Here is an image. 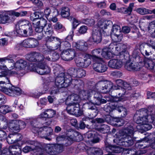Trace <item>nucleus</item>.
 Masks as SVG:
<instances>
[{
    "label": "nucleus",
    "instance_id": "24",
    "mask_svg": "<svg viewBox=\"0 0 155 155\" xmlns=\"http://www.w3.org/2000/svg\"><path fill=\"white\" fill-rule=\"evenodd\" d=\"M102 33L98 29L94 30L92 33V35L90 38L91 41L98 43L101 42L102 39Z\"/></svg>",
    "mask_w": 155,
    "mask_h": 155
},
{
    "label": "nucleus",
    "instance_id": "61",
    "mask_svg": "<svg viewBox=\"0 0 155 155\" xmlns=\"http://www.w3.org/2000/svg\"><path fill=\"white\" fill-rule=\"evenodd\" d=\"M147 25L145 23H141L140 22V27L141 29L143 31H145L147 30Z\"/></svg>",
    "mask_w": 155,
    "mask_h": 155
},
{
    "label": "nucleus",
    "instance_id": "44",
    "mask_svg": "<svg viewBox=\"0 0 155 155\" xmlns=\"http://www.w3.org/2000/svg\"><path fill=\"white\" fill-rule=\"evenodd\" d=\"M54 29L57 31L62 32L65 30V28L60 22H58L54 25Z\"/></svg>",
    "mask_w": 155,
    "mask_h": 155
},
{
    "label": "nucleus",
    "instance_id": "22",
    "mask_svg": "<svg viewBox=\"0 0 155 155\" xmlns=\"http://www.w3.org/2000/svg\"><path fill=\"white\" fill-rule=\"evenodd\" d=\"M95 62L93 65L94 70L99 72H104L107 69V67L105 62L102 59H99L98 61H95Z\"/></svg>",
    "mask_w": 155,
    "mask_h": 155
},
{
    "label": "nucleus",
    "instance_id": "15",
    "mask_svg": "<svg viewBox=\"0 0 155 155\" xmlns=\"http://www.w3.org/2000/svg\"><path fill=\"white\" fill-rule=\"evenodd\" d=\"M26 143L32 145V146H26L24 147L23 151L25 153H27L31 150H33L34 153L37 152V155H41L42 154L43 151L42 149L39 147L40 144L37 142L32 141H28Z\"/></svg>",
    "mask_w": 155,
    "mask_h": 155
},
{
    "label": "nucleus",
    "instance_id": "46",
    "mask_svg": "<svg viewBox=\"0 0 155 155\" xmlns=\"http://www.w3.org/2000/svg\"><path fill=\"white\" fill-rule=\"evenodd\" d=\"M75 61L78 66L84 67V60L81 57H77L75 59Z\"/></svg>",
    "mask_w": 155,
    "mask_h": 155
},
{
    "label": "nucleus",
    "instance_id": "4",
    "mask_svg": "<svg viewBox=\"0 0 155 155\" xmlns=\"http://www.w3.org/2000/svg\"><path fill=\"white\" fill-rule=\"evenodd\" d=\"M105 81H101L97 83L95 87H93L92 89H89L87 91H80V96L81 98L85 100H89L90 97L92 95H94V100L92 102L91 101L87 102L86 104L88 105V109L92 110H94V111L92 112L91 114H90V118L93 119L95 117L97 114L98 111L95 105H99L101 104H104L107 101L106 99H102V96L99 92L98 90L101 89L100 91H101V92L105 93L103 92L102 88V87L104 86V85H97L98 83L99 82ZM107 92H106L107 93Z\"/></svg>",
    "mask_w": 155,
    "mask_h": 155
},
{
    "label": "nucleus",
    "instance_id": "10",
    "mask_svg": "<svg viewBox=\"0 0 155 155\" xmlns=\"http://www.w3.org/2000/svg\"><path fill=\"white\" fill-rule=\"evenodd\" d=\"M126 48L127 46H126L125 50L123 52H120L117 54H113L112 57H113L114 55H118V56L117 57V58L111 59L108 62V64L109 67L114 69H119L122 66L123 60L124 59H126L125 55L127 54Z\"/></svg>",
    "mask_w": 155,
    "mask_h": 155
},
{
    "label": "nucleus",
    "instance_id": "63",
    "mask_svg": "<svg viewBox=\"0 0 155 155\" xmlns=\"http://www.w3.org/2000/svg\"><path fill=\"white\" fill-rule=\"evenodd\" d=\"M113 148H114L113 147V146L110 145H106L105 150L107 152H112Z\"/></svg>",
    "mask_w": 155,
    "mask_h": 155
},
{
    "label": "nucleus",
    "instance_id": "18",
    "mask_svg": "<svg viewBox=\"0 0 155 155\" xmlns=\"http://www.w3.org/2000/svg\"><path fill=\"white\" fill-rule=\"evenodd\" d=\"M64 148L63 144H56L48 146L46 150L48 154L53 155L62 152L64 150Z\"/></svg>",
    "mask_w": 155,
    "mask_h": 155
},
{
    "label": "nucleus",
    "instance_id": "50",
    "mask_svg": "<svg viewBox=\"0 0 155 155\" xmlns=\"http://www.w3.org/2000/svg\"><path fill=\"white\" fill-rule=\"evenodd\" d=\"M83 23L89 26H91L94 24L95 21L91 18H87L84 19L83 21Z\"/></svg>",
    "mask_w": 155,
    "mask_h": 155
},
{
    "label": "nucleus",
    "instance_id": "57",
    "mask_svg": "<svg viewBox=\"0 0 155 155\" xmlns=\"http://www.w3.org/2000/svg\"><path fill=\"white\" fill-rule=\"evenodd\" d=\"M74 31H71L68 35L67 37L65 38V40L68 41H72L73 40V36Z\"/></svg>",
    "mask_w": 155,
    "mask_h": 155
},
{
    "label": "nucleus",
    "instance_id": "40",
    "mask_svg": "<svg viewBox=\"0 0 155 155\" xmlns=\"http://www.w3.org/2000/svg\"><path fill=\"white\" fill-rule=\"evenodd\" d=\"M85 141L87 142H91L93 143H96L99 141V139L97 136H85Z\"/></svg>",
    "mask_w": 155,
    "mask_h": 155
},
{
    "label": "nucleus",
    "instance_id": "51",
    "mask_svg": "<svg viewBox=\"0 0 155 155\" xmlns=\"http://www.w3.org/2000/svg\"><path fill=\"white\" fill-rule=\"evenodd\" d=\"M71 78L72 79L71 80V84L72 83L73 84L75 85H81L82 84H83L82 81L80 79H72V78Z\"/></svg>",
    "mask_w": 155,
    "mask_h": 155
},
{
    "label": "nucleus",
    "instance_id": "42",
    "mask_svg": "<svg viewBox=\"0 0 155 155\" xmlns=\"http://www.w3.org/2000/svg\"><path fill=\"white\" fill-rule=\"evenodd\" d=\"M68 19L72 22L73 28H76L80 23V21L71 16L69 17Z\"/></svg>",
    "mask_w": 155,
    "mask_h": 155
},
{
    "label": "nucleus",
    "instance_id": "11",
    "mask_svg": "<svg viewBox=\"0 0 155 155\" xmlns=\"http://www.w3.org/2000/svg\"><path fill=\"white\" fill-rule=\"evenodd\" d=\"M31 125L32 131L35 134H38L43 131H45L47 135H52L53 134L52 129L47 126H41V124L38 122L35 119L31 121Z\"/></svg>",
    "mask_w": 155,
    "mask_h": 155
},
{
    "label": "nucleus",
    "instance_id": "12",
    "mask_svg": "<svg viewBox=\"0 0 155 155\" xmlns=\"http://www.w3.org/2000/svg\"><path fill=\"white\" fill-rule=\"evenodd\" d=\"M116 83V85L113 86L112 82L109 81H103L99 82L97 84V85H104V86L102 87L103 92L104 93L108 92L111 91L112 90H117L120 88L122 87L123 85V81L119 79L117 80Z\"/></svg>",
    "mask_w": 155,
    "mask_h": 155
},
{
    "label": "nucleus",
    "instance_id": "41",
    "mask_svg": "<svg viewBox=\"0 0 155 155\" xmlns=\"http://www.w3.org/2000/svg\"><path fill=\"white\" fill-rule=\"evenodd\" d=\"M147 30L150 33L154 34L153 35L155 36V21L150 23Z\"/></svg>",
    "mask_w": 155,
    "mask_h": 155
},
{
    "label": "nucleus",
    "instance_id": "48",
    "mask_svg": "<svg viewBox=\"0 0 155 155\" xmlns=\"http://www.w3.org/2000/svg\"><path fill=\"white\" fill-rule=\"evenodd\" d=\"M113 120L115 122L114 125L118 127L122 126L124 124V120L121 119L114 118L113 119Z\"/></svg>",
    "mask_w": 155,
    "mask_h": 155
},
{
    "label": "nucleus",
    "instance_id": "47",
    "mask_svg": "<svg viewBox=\"0 0 155 155\" xmlns=\"http://www.w3.org/2000/svg\"><path fill=\"white\" fill-rule=\"evenodd\" d=\"M30 48H35L38 45V41L36 39L29 38Z\"/></svg>",
    "mask_w": 155,
    "mask_h": 155
},
{
    "label": "nucleus",
    "instance_id": "49",
    "mask_svg": "<svg viewBox=\"0 0 155 155\" xmlns=\"http://www.w3.org/2000/svg\"><path fill=\"white\" fill-rule=\"evenodd\" d=\"M77 9L78 11L81 12L85 15L87 14L88 12V8L85 6H79L78 7Z\"/></svg>",
    "mask_w": 155,
    "mask_h": 155
},
{
    "label": "nucleus",
    "instance_id": "36",
    "mask_svg": "<svg viewBox=\"0 0 155 155\" xmlns=\"http://www.w3.org/2000/svg\"><path fill=\"white\" fill-rule=\"evenodd\" d=\"M91 55L89 54H86L84 55L83 59L84 60V68H86L91 64Z\"/></svg>",
    "mask_w": 155,
    "mask_h": 155
},
{
    "label": "nucleus",
    "instance_id": "20",
    "mask_svg": "<svg viewBox=\"0 0 155 155\" xmlns=\"http://www.w3.org/2000/svg\"><path fill=\"white\" fill-rule=\"evenodd\" d=\"M119 91L117 92L118 94V97H113L111 95L105 96V98L107 101H111L114 102H118L123 101V96L126 94L127 91L123 87L118 89Z\"/></svg>",
    "mask_w": 155,
    "mask_h": 155
},
{
    "label": "nucleus",
    "instance_id": "23",
    "mask_svg": "<svg viewBox=\"0 0 155 155\" xmlns=\"http://www.w3.org/2000/svg\"><path fill=\"white\" fill-rule=\"evenodd\" d=\"M72 47L79 51H84L88 48V45L86 42L83 40H80L77 42H73Z\"/></svg>",
    "mask_w": 155,
    "mask_h": 155
},
{
    "label": "nucleus",
    "instance_id": "62",
    "mask_svg": "<svg viewBox=\"0 0 155 155\" xmlns=\"http://www.w3.org/2000/svg\"><path fill=\"white\" fill-rule=\"evenodd\" d=\"M122 87L126 91L127 90H130L131 89L130 85L126 82L124 83Z\"/></svg>",
    "mask_w": 155,
    "mask_h": 155
},
{
    "label": "nucleus",
    "instance_id": "14",
    "mask_svg": "<svg viewBox=\"0 0 155 155\" xmlns=\"http://www.w3.org/2000/svg\"><path fill=\"white\" fill-rule=\"evenodd\" d=\"M111 102L107 104L104 107L105 111L108 113H110L114 110H118L120 112H122L123 115H121L123 117H125L127 114V111L125 108L122 106L115 105L114 102L110 101Z\"/></svg>",
    "mask_w": 155,
    "mask_h": 155
},
{
    "label": "nucleus",
    "instance_id": "39",
    "mask_svg": "<svg viewBox=\"0 0 155 155\" xmlns=\"http://www.w3.org/2000/svg\"><path fill=\"white\" fill-rule=\"evenodd\" d=\"M135 11L138 14L142 15L149 14V9L144 7H140L137 8Z\"/></svg>",
    "mask_w": 155,
    "mask_h": 155
},
{
    "label": "nucleus",
    "instance_id": "19",
    "mask_svg": "<svg viewBox=\"0 0 155 155\" xmlns=\"http://www.w3.org/2000/svg\"><path fill=\"white\" fill-rule=\"evenodd\" d=\"M16 26L17 30L20 33L22 34H24L21 31H20L21 28H26L28 29L29 30V35H31L32 32V29L31 27V26L29 21L26 20H22L19 21L16 25Z\"/></svg>",
    "mask_w": 155,
    "mask_h": 155
},
{
    "label": "nucleus",
    "instance_id": "27",
    "mask_svg": "<svg viewBox=\"0 0 155 155\" xmlns=\"http://www.w3.org/2000/svg\"><path fill=\"white\" fill-rule=\"evenodd\" d=\"M141 64V62L136 63H132L130 61H128L125 64V67L128 71H130L132 70L137 71L141 68L140 64Z\"/></svg>",
    "mask_w": 155,
    "mask_h": 155
},
{
    "label": "nucleus",
    "instance_id": "32",
    "mask_svg": "<svg viewBox=\"0 0 155 155\" xmlns=\"http://www.w3.org/2000/svg\"><path fill=\"white\" fill-rule=\"evenodd\" d=\"M111 23V22L110 20L101 19L98 21L97 25L99 28L104 29L107 28Z\"/></svg>",
    "mask_w": 155,
    "mask_h": 155
},
{
    "label": "nucleus",
    "instance_id": "45",
    "mask_svg": "<svg viewBox=\"0 0 155 155\" xmlns=\"http://www.w3.org/2000/svg\"><path fill=\"white\" fill-rule=\"evenodd\" d=\"M67 139L69 141H75L79 142L82 140L84 138L83 136H66Z\"/></svg>",
    "mask_w": 155,
    "mask_h": 155
},
{
    "label": "nucleus",
    "instance_id": "25",
    "mask_svg": "<svg viewBox=\"0 0 155 155\" xmlns=\"http://www.w3.org/2000/svg\"><path fill=\"white\" fill-rule=\"evenodd\" d=\"M71 76L74 77L81 78L85 76L86 71L83 69L78 68H72L69 71Z\"/></svg>",
    "mask_w": 155,
    "mask_h": 155
},
{
    "label": "nucleus",
    "instance_id": "30",
    "mask_svg": "<svg viewBox=\"0 0 155 155\" xmlns=\"http://www.w3.org/2000/svg\"><path fill=\"white\" fill-rule=\"evenodd\" d=\"M134 4L132 3L130 4L129 7L127 8H121L117 9V12L126 14H130L133 10Z\"/></svg>",
    "mask_w": 155,
    "mask_h": 155
},
{
    "label": "nucleus",
    "instance_id": "28",
    "mask_svg": "<svg viewBox=\"0 0 155 155\" xmlns=\"http://www.w3.org/2000/svg\"><path fill=\"white\" fill-rule=\"evenodd\" d=\"M56 114V111L51 109H47L41 113L39 116V118H51L54 116Z\"/></svg>",
    "mask_w": 155,
    "mask_h": 155
},
{
    "label": "nucleus",
    "instance_id": "59",
    "mask_svg": "<svg viewBox=\"0 0 155 155\" xmlns=\"http://www.w3.org/2000/svg\"><path fill=\"white\" fill-rule=\"evenodd\" d=\"M51 11L50 8H46L44 11V15L46 18L48 19L49 15L51 13Z\"/></svg>",
    "mask_w": 155,
    "mask_h": 155
},
{
    "label": "nucleus",
    "instance_id": "2",
    "mask_svg": "<svg viewBox=\"0 0 155 155\" xmlns=\"http://www.w3.org/2000/svg\"><path fill=\"white\" fill-rule=\"evenodd\" d=\"M63 70L62 68L58 64L53 67V71L54 74L57 75L54 82L48 81L45 83L44 86L45 91L43 92H35L31 93V96L36 98L46 92L49 87L51 88L50 94H56L58 91V88L66 87L69 85L72 79L71 75L65 74L61 72Z\"/></svg>",
    "mask_w": 155,
    "mask_h": 155
},
{
    "label": "nucleus",
    "instance_id": "38",
    "mask_svg": "<svg viewBox=\"0 0 155 155\" xmlns=\"http://www.w3.org/2000/svg\"><path fill=\"white\" fill-rule=\"evenodd\" d=\"M12 111L11 108L7 105H3L0 106V113L5 114Z\"/></svg>",
    "mask_w": 155,
    "mask_h": 155
},
{
    "label": "nucleus",
    "instance_id": "16",
    "mask_svg": "<svg viewBox=\"0 0 155 155\" xmlns=\"http://www.w3.org/2000/svg\"><path fill=\"white\" fill-rule=\"evenodd\" d=\"M26 126L25 123L21 120L17 121L15 120L13 121L9 126L10 135L19 134L18 133L20 130V127L22 128Z\"/></svg>",
    "mask_w": 155,
    "mask_h": 155
},
{
    "label": "nucleus",
    "instance_id": "37",
    "mask_svg": "<svg viewBox=\"0 0 155 155\" xmlns=\"http://www.w3.org/2000/svg\"><path fill=\"white\" fill-rule=\"evenodd\" d=\"M70 9L68 7H63L61 9V16L63 18H68L69 17L70 15Z\"/></svg>",
    "mask_w": 155,
    "mask_h": 155
},
{
    "label": "nucleus",
    "instance_id": "1",
    "mask_svg": "<svg viewBox=\"0 0 155 155\" xmlns=\"http://www.w3.org/2000/svg\"><path fill=\"white\" fill-rule=\"evenodd\" d=\"M46 48L44 51L45 56L42 54L36 52L30 53L27 55V59L31 63L27 64V67H28L31 71L35 72L39 74L43 75L49 74L51 71V69L47 65L49 61H55L59 58V54L56 52L53 53L52 57H49L48 54H50L54 51L56 49L53 48L50 46H45Z\"/></svg>",
    "mask_w": 155,
    "mask_h": 155
},
{
    "label": "nucleus",
    "instance_id": "33",
    "mask_svg": "<svg viewBox=\"0 0 155 155\" xmlns=\"http://www.w3.org/2000/svg\"><path fill=\"white\" fill-rule=\"evenodd\" d=\"M56 40L59 42V44L57 46L56 49L58 48L61 46L64 48H69L71 47L70 44L68 41L61 40L58 38H56Z\"/></svg>",
    "mask_w": 155,
    "mask_h": 155
},
{
    "label": "nucleus",
    "instance_id": "43",
    "mask_svg": "<svg viewBox=\"0 0 155 155\" xmlns=\"http://www.w3.org/2000/svg\"><path fill=\"white\" fill-rule=\"evenodd\" d=\"M98 130L103 134L107 133L110 130L109 127L107 125L104 124L102 125L100 128H98Z\"/></svg>",
    "mask_w": 155,
    "mask_h": 155
},
{
    "label": "nucleus",
    "instance_id": "55",
    "mask_svg": "<svg viewBox=\"0 0 155 155\" xmlns=\"http://www.w3.org/2000/svg\"><path fill=\"white\" fill-rule=\"evenodd\" d=\"M113 148L112 152L116 153H120L123 150L122 148L118 146H113Z\"/></svg>",
    "mask_w": 155,
    "mask_h": 155
},
{
    "label": "nucleus",
    "instance_id": "7",
    "mask_svg": "<svg viewBox=\"0 0 155 155\" xmlns=\"http://www.w3.org/2000/svg\"><path fill=\"white\" fill-rule=\"evenodd\" d=\"M126 48V45L120 43L115 45L113 43H111L108 48L101 49H95L91 52V58L94 61L102 59L100 58L101 55L106 58H110L113 56L114 54H117L120 52L124 51Z\"/></svg>",
    "mask_w": 155,
    "mask_h": 155
},
{
    "label": "nucleus",
    "instance_id": "64",
    "mask_svg": "<svg viewBox=\"0 0 155 155\" xmlns=\"http://www.w3.org/2000/svg\"><path fill=\"white\" fill-rule=\"evenodd\" d=\"M6 139L8 143L10 144L13 143L17 141L16 140L12 139L11 136H7Z\"/></svg>",
    "mask_w": 155,
    "mask_h": 155
},
{
    "label": "nucleus",
    "instance_id": "58",
    "mask_svg": "<svg viewBox=\"0 0 155 155\" xmlns=\"http://www.w3.org/2000/svg\"><path fill=\"white\" fill-rule=\"evenodd\" d=\"M111 74L112 76L116 77H120L122 75V73L120 72L117 71L112 72H111Z\"/></svg>",
    "mask_w": 155,
    "mask_h": 155
},
{
    "label": "nucleus",
    "instance_id": "26",
    "mask_svg": "<svg viewBox=\"0 0 155 155\" xmlns=\"http://www.w3.org/2000/svg\"><path fill=\"white\" fill-rule=\"evenodd\" d=\"M153 60H152L147 58L144 59L143 62L140 64L141 68L143 66L149 70L153 69L155 67V58H153Z\"/></svg>",
    "mask_w": 155,
    "mask_h": 155
},
{
    "label": "nucleus",
    "instance_id": "13",
    "mask_svg": "<svg viewBox=\"0 0 155 155\" xmlns=\"http://www.w3.org/2000/svg\"><path fill=\"white\" fill-rule=\"evenodd\" d=\"M27 13L26 11H23L20 13L15 12L14 10L3 11L4 17L1 19V22L6 23L10 22L11 21V16L14 15L16 17L23 16L25 15Z\"/></svg>",
    "mask_w": 155,
    "mask_h": 155
},
{
    "label": "nucleus",
    "instance_id": "34",
    "mask_svg": "<svg viewBox=\"0 0 155 155\" xmlns=\"http://www.w3.org/2000/svg\"><path fill=\"white\" fill-rule=\"evenodd\" d=\"M88 153L89 155H102L103 152L100 149L93 147L88 151Z\"/></svg>",
    "mask_w": 155,
    "mask_h": 155
},
{
    "label": "nucleus",
    "instance_id": "3",
    "mask_svg": "<svg viewBox=\"0 0 155 155\" xmlns=\"http://www.w3.org/2000/svg\"><path fill=\"white\" fill-rule=\"evenodd\" d=\"M134 118L137 124H141L136 126L139 132L143 133L151 129L152 123L155 125V106H149L147 110L140 109L135 115Z\"/></svg>",
    "mask_w": 155,
    "mask_h": 155
},
{
    "label": "nucleus",
    "instance_id": "53",
    "mask_svg": "<svg viewBox=\"0 0 155 155\" xmlns=\"http://www.w3.org/2000/svg\"><path fill=\"white\" fill-rule=\"evenodd\" d=\"M87 30V27L85 25H83L80 27L78 30V33L80 34H83L85 33Z\"/></svg>",
    "mask_w": 155,
    "mask_h": 155
},
{
    "label": "nucleus",
    "instance_id": "5",
    "mask_svg": "<svg viewBox=\"0 0 155 155\" xmlns=\"http://www.w3.org/2000/svg\"><path fill=\"white\" fill-rule=\"evenodd\" d=\"M10 56L0 58V62L8 61L7 65L8 68L5 65H0V73L2 74V75H0V77L6 75L7 72L12 75L20 74L21 73L23 74L25 73L24 71L27 65V62L21 59L17 61L15 63L13 60L10 59L12 58Z\"/></svg>",
    "mask_w": 155,
    "mask_h": 155
},
{
    "label": "nucleus",
    "instance_id": "17",
    "mask_svg": "<svg viewBox=\"0 0 155 155\" xmlns=\"http://www.w3.org/2000/svg\"><path fill=\"white\" fill-rule=\"evenodd\" d=\"M111 37L114 42L119 41L122 39V35L120 33V28L117 25H114L111 31Z\"/></svg>",
    "mask_w": 155,
    "mask_h": 155
},
{
    "label": "nucleus",
    "instance_id": "54",
    "mask_svg": "<svg viewBox=\"0 0 155 155\" xmlns=\"http://www.w3.org/2000/svg\"><path fill=\"white\" fill-rule=\"evenodd\" d=\"M122 136H116L115 139H114L113 141L119 145L120 144V143L124 142V139L122 138Z\"/></svg>",
    "mask_w": 155,
    "mask_h": 155
},
{
    "label": "nucleus",
    "instance_id": "31",
    "mask_svg": "<svg viewBox=\"0 0 155 155\" xmlns=\"http://www.w3.org/2000/svg\"><path fill=\"white\" fill-rule=\"evenodd\" d=\"M9 152L12 155H20L21 150L17 146H10L8 149Z\"/></svg>",
    "mask_w": 155,
    "mask_h": 155
},
{
    "label": "nucleus",
    "instance_id": "6",
    "mask_svg": "<svg viewBox=\"0 0 155 155\" xmlns=\"http://www.w3.org/2000/svg\"><path fill=\"white\" fill-rule=\"evenodd\" d=\"M44 14L41 12H36L31 15L30 19L32 21V24L35 28L36 32L40 33V37L38 39H41L44 36V34L47 35H51L54 31L51 24L48 23L47 25V20L41 18Z\"/></svg>",
    "mask_w": 155,
    "mask_h": 155
},
{
    "label": "nucleus",
    "instance_id": "21",
    "mask_svg": "<svg viewBox=\"0 0 155 155\" xmlns=\"http://www.w3.org/2000/svg\"><path fill=\"white\" fill-rule=\"evenodd\" d=\"M75 56V52L74 49H68L62 52L61 57L64 60L68 61L72 60Z\"/></svg>",
    "mask_w": 155,
    "mask_h": 155
},
{
    "label": "nucleus",
    "instance_id": "60",
    "mask_svg": "<svg viewBox=\"0 0 155 155\" xmlns=\"http://www.w3.org/2000/svg\"><path fill=\"white\" fill-rule=\"evenodd\" d=\"M147 98L155 99V93H152L150 92H148L147 93Z\"/></svg>",
    "mask_w": 155,
    "mask_h": 155
},
{
    "label": "nucleus",
    "instance_id": "9",
    "mask_svg": "<svg viewBox=\"0 0 155 155\" xmlns=\"http://www.w3.org/2000/svg\"><path fill=\"white\" fill-rule=\"evenodd\" d=\"M5 78V81H0V91L11 96L19 95L23 93L22 90L18 87L12 86L9 88L6 87L4 85L10 84V81L8 78Z\"/></svg>",
    "mask_w": 155,
    "mask_h": 155
},
{
    "label": "nucleus",
    "instance_id": "29",
    "mask_svg": "<svg viewBox=\"0 0 155 155\" xmlns=\"http://www.w3.org/2000/svg\"><path fill=\"white\" fill-rule=\"evenodd\" d=\"M135 131L132 126H130L120 131V136H130L134 134Z\"/></svg>",
    "mask_w": 155,
    "mask_h": 155
},
{
    "label": "nucleus",
    "instance_id": "56",
    "mask_svg": "<svg viewBox=\"0 0 155 155\" xmlns=\"http://www.w3.org/2000/svg\"><path fill=\"white\" fill-rule=\"evenodd\" d=\"M68 134L70 135V136L73 135L74 136H79L80 134L77 131L73 130L72 129H69L68 131Z\"/></svg>",
    "mask_w": 155,
    "mask_h": 155
},
{
    "label": "nucleus",
    "instance_id": "52",
    "mask_svg": "<svg viewBox=\"0 0 155 155\" xmlns=\"http://www.w3.org/2000/svg\"><path fill=\"white\" fill-rule=\"evenodd\" d=\"M20 45L25 48H30L29 38L24 40L20 43Z\"/></svg>",
    "mask_w": 155,
    "mask_h": 155
},
{
    "label": "nucleus",
    "instance_id": "35",
    "mask_svg": "<svg viewBox=\"0 0 155 155\" xmlns=\"http://www.w3.org/2000/svg\"><path fill=\"white\" fill-rule=\"evenodd\" d=\"M20 28V30H19V31H21L24 34H22L20 33L17 30L16 28V26H15V30L14 32L15 34L16 35H20L21 36H28L29 34V30L28 29H27L26 28Z\"/></svg>",
    "mask_w": 155,
    "mask_h": 155
},
{
    "label": "nucleus",
    "instance_id": "8",
    "mask_svg": "<svg viewBox=\"0 0 155 155\" xmlns=\"http://www.w3.org/2000/svg\"><path fill=\"white\" fill-rule=\"evenodd\" d=\"M81 100H85L81 98L80 92L79 96L76 94H72L67 97L65 101V103L67 105L66 110L68 113L79 117L83 114L82 110L80 108L79 102Z\"/></svg>",
    "mask_w": 155,
    "mask_h": 155
}]
</instances>
